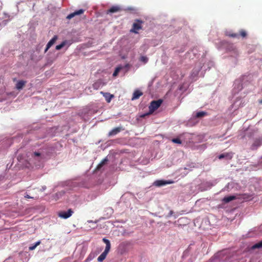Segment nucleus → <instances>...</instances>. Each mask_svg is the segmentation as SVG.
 I'll list each match as a JSON object with an SVG mask.
<instances>
[{"mask_svg": "<svg viewBox=\"0 0 262 262\" xmlns=\"http://www.w3.org/2000/svg\"><path fill=\"white\" fill-rule=\"evenodd\" d=\"M173 213V211H172V210L170 211V212L168 215V216H171L172 215Z\"/></svg>", "mask_w": 262, "mask_h": 262, "instance_id": "c756f323", "label": "nucleus"}, {"mask_svg": "<svg viewBox=\"0 0 262 262\" xmlns=\"http://www.w3.org/2000/svg\"><path fill=\"white\" fill-rule=\"evenodd\" d=\"M207 115V113L205 112H199L196 113L195 117L201 118Z\"/></svg>", "mask_w": 262, "mask_h": 262, "instance_id": "6ab92c4d", "label": "nucleus"}, {"mask_svg": "<svg viewBox=\"0 0 262 262\" xmlns=\"http://www.w3.org/2000/svg\"><path fill=\"white\" fill-rule=\"evenodd\" d=\"M73 213V211L72 209H69L67 211H60L58 212V215L59 217L67 219L70 217Z\"/></svg>", "mask_w": 262, "mask_h": 262, "instance_id": "39448f33", "label": "nucleus"}, {"mask_svg": "<svg viewBox=\"0 0 262 262\" xmlns=\"http://www.w3.org/2000/svg\"><path fill=\"white\" fill-rule=\"evenodd\" d=\"M25 198H27V199L32 198V197H31L30 196H29L28 194H27L26 195H25Z\"/></svg>", "mask_w": 262, "mask_h": 262, "instance_id": "7c9ffc66", "label": "nucleus"}, {"mask_svg": "<svg viewBox=\"0 0 262 262\" xmlns=\"http://www.w3.org/2000/svg\"><path fill=\"white\" fill-rule=\"evenodd\" d=\"M143 21L140 19H137L135 20L130 32L135 34L138 33V31L142 29Z\"/></svg>", "mask_w": 262, "mask_h": 262, "instance_id": "7ed1b4c3", "label": "nucleus"}, {"mask_svg": "<svg viewBox=\"0 0 262 262\" xmlns=\"http://www.w3.org/2000/svg\"><path fill=\"white\" fill-rule=\"evenodd\" d=\"M227 35L232 38H238L240 36L242 38H245L247 37V33L245 30L242 29L239 31V33H229Z\"/></svg>", "mask_w": 262, "mask_h": 262, "instance_id": "20e7f679", "label": "nucleus"}, {"mask_svg": "<svg viewBox=\"0 0 262 262\" xmlns=\"http://www.w3.org/2000/svg\"><path fill=\"white\" fill-rule=\"evenodd\" d=\"M121 10V8L117 6H115L112 7L107 12V13H115L118 11H120Z\"/></svg>", "mask_w": 262, "mask_h": 262, "instance_id": "f8f14e48", "label": "nucleus"}, {"mask_svg": "<svg viewBox=\"0 0 262 262\" xmlns=\"http://www.w3.org/2000/svg\"><path fill=\"white\" fill-rule=\"evenodd\" d=\"M40 241H38V242H37L35 244L34 246H35V247H36L37 246H38L39 245H40Z\"/></svg>", "mask_w": 262, "mask_h": 262, "instance_id": "cd10ccee", "label": "nucleus"}, {"mask_svg": "<svg viewBox=\"0 0 262 262\" xmlns=\"http://www.w3.org/2000/svg\"><path fill=\"white\" fill-rule=\"evenodd\" d=\"M259 102L260 103H262V99H261V100H260L259 101Z\"/></svg>", "mask_w": 262, "mask_h": 262, "instance_id": "2f4dec72", "label": "nucleus"}, {"mask_svg": "<svg viewBox=\"0 0 262 262\" xmlns=\"http://www.w3.org/2000/svg\"><path fill=\"white\" fill-rule=\"evenodd\" d=\"M121 69V67H117L116 68L114 72L113 73V76L115 77L118 74V73L119 72V71H120V70Z\"/></svg>", "mask_w": 262, "mask_h": 262, "instance_id": "5701e85b", "label": "nucleus"}, {"mask_svg": "<svg viewBox=\"0 0 262 262\" xmlns=\"http://www.w3.org/2000/svg\"><path fill=\"white\" fill-rule=\"evenodd\" d=\"M103 86L102 82L101 80H97L93 84V88L95 90L99 89L101 86Z\"/></svg>", "mask_w": 262, "mask_h": 262, "instance_id": "ddd939ff", "label": "nucleus"}, {"mask_svg": "<svg viewBox=\"0 0 262 262\" xmlns=\"http://www.w3.org/2000/svg\"><path fill=\"white\" fill-rule=\"evenodd\" d=\"M224 158H226L228 159H231L232 158V155L231 153H224L222 154H221L219 156V159H222Z\"/></svg>", "mask_w": 262, "mask_h": 262, "instance_id": "2eb2a0df", "label": "nucleus"}, {"mask_svg": "<svg viewBox=\"0 0 262 262\" xmlns=\"http://www.w3.org/2000/svg\"><path fill=\"white\" fill-rule=\"evenodd\" d=\"M102 241L106 244V246L104 251L97 258L98 261L99 262H102L106 258V255L108 253L111 249V243L110 241L105 238H103Z\"/></svg>", "mask_w": 262, "mask_h": 262, "instance_id": "f257e3e1", "label": "nucleus"}, {"mask_svg": "<svg viewBox=\"0 0 262 262\" xmlns=\"http://www.w3.org/2000/svg\"><path fill=\"white\" fill-rule=\"evenodd\" d=\"M40 241H38V242H37L35 244L34 246H35V247H36L37 246H38L39 245H40Z\"/></svg>", "mask_w": 262, "mask_h": 262, "instance_id": "c85d7f7f", "label": "nucleus"}, {"mask_svg": "<svg viewBox=\"0 0 262 262\" xmlns=\"http://www.w3.org/2000/svg\"><path fill=\"white\" fill-rule=\"evenodd\" d=\"M107 161V159L106 158L105 159H104L99 164V165H98L97 166V169H99L102 166H103L105 163Z\"/></svg>", "mask_w": 262, "mask_h": 262, "instance_id": "412c9836", "label": "nucleus"}, {"mask_svg": "<svg viewBox=\"0 0 262 262\" xmlns=\"http://www.w3.org/2000/svg\"><path fill=\"white\" fill-rule=\"evenodd\" d=\"M27 82L25 80H19L16 84L15 88L17 90H21L26 85Z\"/></svg>", "mask_w": 262, "mask_h": 262, "instance_id": "9d476101", "label": "nucleus"}, {"mask_svg": "<svg viewBox=\"0 0 262 262\" xmlns=\"http://www.w3.org/2000/svg\"><path fill=\"white\" fill-rule=\"evenodd\" d=\"M68 43L67 40H64L62 41L60 45H58L56 46V49L57 50H59L62 49L63 47H64Z\"/></svg>", "mask_w": 262, "mask_h": 262, "instance_id": "f3484780", "label": "nucleus"}, {"mask_svg": "<svg viewBox=\"0 0 262 262\" xmlns=\"http://www.w3.org/2000/svg\"><path fill=\"white\" fill-rule=\"evenodd\" d=\"M84 11L83 9H79L78 10L75 11V12L68 15L67 16V18L68 19H70L76 15L82 14V13H83Z\"/></svg>", "mask_w": 262, "mask_h": 262, "instance_id": "6e6552de", "label": "nucleus"}, {"mask_svg": "<svg viewBox=\"0 0 262 262\" xmlns=\"http://www.w3.org/2000/svg\"><path fill=\"white\" fill-rule=\"evenodd\" d=\"M172 183V181H165V180H157L154 182V185L158 187H160L163 185L170 184Z\"/></svg>", "mask_w": 262, "mask_h": 262, "instance_id": "423d86ee", "label": "nucleus"}, {"mask_svg": "<svg viewBox=\"0 0 262 262\" xmlns=\"http://www.w3.org/2000/svg\"><path fill=\"white\" fill-rule=\"evenodd\" d=\"M172 142L177 144L182 143V141L179 138H173L172 139Z\"/></svg>", "mask_w": 262, "mask_h": 262, "instance_id": "b1692460", "label": "nucleus"}, {"mask_svg": "<svg viewBox=\"0 0 262 262\" xmlns=\"http://www.w3.org/2000/svg\"><path fill=\"white\" fill-rule=\"evenodd\" d=\"M260 143L259 141L257 140V141H255L254 142V143L253 144V145H252V146H253H253H256V147H258V146H260Z\"/></svg>", "mask_w": 262, "mask_h": 262, "instance_id": "a878e982", "label": "nucleus"}, {"mask_svg": "<svg viewBox=\"0 0 262 262\" xmlns=\"http://www.w3.org/2000/svg\"><path fill=\"white\" fill-rule=\"evenodd\" d=\"M163 100L162 99H158L157 100L152 101L148 107L149 113L148 114L153 113L156 110H157L162 104Z\"/></svg>", "mask_w": 262, "mask_h": 262, "instance_id": "f03ea898", "label": "nucleus"}, {"mask_svg": "<svg viewBox=\"0 0 262 262\" xmlns=\"http://www.w3.org/2000/svg\"><path fill=\"white\" fill-rule=\"evenodd\" d=\"M57 39V36H54L47 43L45 52H46Z\"/></svg>", "mask_w": 262, "mask_h": 262, "instance_id": "1a4fd4ad", "label": "nucleus"}, {"mask_svg": "<svg viewBox=\"0 0 262 262\" xmlns=\"http://www.w3.org/2000/svg\"><path fill=\"white\" fill-rule=\"evenodd\" d=\"M121 130V128L120 127H116L113 129L111 131L108 133V136H112L117 135Z\"/></svg>", "mask_w": 262, "mask_h": 262, "instance_id": "9b49d317", "label": "nucleus"}, {"mask_svg": "<svg viewBox=\"0 0 262 262\" xmlns=\"http://www.w3.org/2000/svg\"><path fill=\"white\" fill-rule=\"evenodd\" d=\"M35 248H36L35 246L33 245V246H31V247H29V250H34L35 249Z\"/></svg>", "mask_w": 262, "mask_h": 262, "instance_id": "bb28decb", "label": "nucleus"}, {"mask_svg": "<svg viewBox=\"0 0 262 262\" xmlns=\"http://www.w3.org/2000/svg\"><path fill=\"white\" fill-rule=\"evenodd\" d=\"M262 248V241L259 242V243L255 244L252 247L253 249H255L256 248Z\"/></svg>", "mask_w": 262, "mask_h": 262, "instance_id": "4be33fe9", "label": "nucleus"}, {"mask_svg": "<svg viewBox=\"0 0 262 262\" xmlns=\"http://www.w3.org/2000/svg\"><path fill=\"white\" fill-rule=\"evenodd\" d=\"M143 95V93L139 91V90H136L134 93L133 96L132 97V100H135L138 99L140 96H141Z\"/></svg>", "mask_w": 262, "mask_h": 262, "instance_id": "4468645a", "label": "nucleus"}, {"mask_svg": "<svg viewBox=\"0 0 262 262\" xmlns=\"http://www.w3.org/2000/svg\"><path fill=\"white\" fill-rule=\"evenodd\" d=\"M251 198H252L251 195L246 194V193L243 194L242 195V197H241V198H242L244 200H247L251 199Z\"/></svg>", "mask_w": 262, "mask_h": 262, "instance_id": "aec40b11", "label": "nucleus"}, {"mask_svg": "<svg viewBox=\"0 0 262 262\" xmlns=\"http://www.w3.org/2000/svg\"><path fill=\"white\" fill-rule=\"evenodd\" d=\"M34 158H36L37 157V160L38 161H40L41 159H42V157L41 156V154L39 152H34L32 154V156Z\"/></svg>", "mask_w": 262, "mask_h": 262, "instance_id": "a211bd4d", "label": "nucleus"}, {"mask_svg": "<svg viewBox=\"0 0 262 262\" xmlns=\"http://www.w3.org/2000/svg\"><path fill=\"white\" fill-rule=\"evenodd\" d=\"M148 58L146 56H141L140 58V61L143 62L144 63H146L148 61Z\"/></svg>", "mask_w": 262, "mask_h": 262, "instance_id": "393cba45", "label": "nucleus"}, {"mask_svg": "<svg viewBox=\"0 0 262 262\" xmlns=\"http://www.w3.org/2000/svg\"><path fill=\"white\" fill-rule=\"evenodd\" d=\"M235 199H236L235 196L230 195V196L224 197L223 199V201L225 203H229V202L233 201L234 200H235Z\"/></svg>", "mask_w": 262, "mask_h": 262, "instance_id": "dca6fc26", "label": "nucleus"}, {"mask_svg": "<svg viewBox=\"0 0 262 262\" xmlns=\"http://www.w3.org/2000/svg\"><path fill=\"white\" fill-rule=\"evenodd\" d=\"M100 94H102L103 97L105 98L106 101L107 103H110L112 99L114 97V95L113 94H111L109 93L103 92L102 91L100 92Z\"/></svg>", "mask_w": 262, "mask_h": 262, "instance_id": "0eeeda50", "label": "nucleus"}]
</instances>
